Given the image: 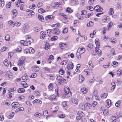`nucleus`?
<instances>
[{
	"label": "nucleus",
	"instance_id": "5",
	"mask_svg": "<svg viewBox=\"0 0 122 122\" xmlns=\"http://www.w3.org/2000/svg\"><path fill=\"white\" fill-rule=\"evenodd\" d=\"M73 67V64L71 61L67 65V68L68 70L72 69Z\"/></svg>",
	"mask_w": 122,
	"mask_h": 122
},
{
	"label": "nucleus",
	"instance_id": "11",
	"mask_svg": "<svg viewBox=\"0 0 122 122\" xmlns=\"http://www.w3.org/2000/svg\"><path fill=\"white\" fill-rule=\"evenodd\" d=\"M88 89L86 88H82L81 89V91L82 92L83 94L86 93Z\"/></svg>",
	"mask_w": 122,
	"mask_h": 122
},
{
	"label": "nucleus",
	"instance_id": "19",
	"mask_svg": "<svg viewBox=\"0 0 122 122\" xmlns=\"http://www.w3.org/2000/svg\"><path fill=\"white\" fill-rule=\"evenodd\" d=\"M107 93H104L101 95V96L102 98H105L107 97Z\"/></svg>",
	"mask_w": 122,
	"mask_h": 122
},
{
	"label": "nucleus",
	"instance_id": "50",
	"mask_svg": "<svg viewBox=\"0 0 122 122\" xmlns=\"http://www.w3.org/2000/svg\"><path fill=\"white\" fill-rule=\"evenodd\" d=\"M7 48L6 47H2L1 49V51H5L6 49H7Z\"/></svg>",
	"mask_w": 122,
	"mask_h": 122
},
{
	"label": "nucleus",
	"instance_id": "43",
	"mask_svg": "<svg viewBox=\"0 0 122 122\" xmlns=\"http://www.w3.org/2000/svg\"><path fill=\"white\" fill-rule=\"evenodd\" d=\"M16 89V88L15 87H14L11 89H9V91L10 92H12L15 91Z\"/></svg>",
	"mask_w": 122,
	"mask_h": 122
},
{
	"label": "nucleus",
	"instance_id": "23",
	"mask_svg": "<svg viewBox=\"0 0 122 122\" xmlns=\"http://www.w3.org/2000/svg\"><path fill=\"white\" fill-rule=\"evenodd\" d=\"M29 51L30 53H33L34 52V50L32 47H30L29 49Z\"/></svg>",
	"mask_w": 122,
	"mask_h": 122
},
{
	"label": "nucleus",
	"instance_id": "36",
	"mask_svg": "<svg viewBox=\"0 0 122 122\" xmlns=\"http://www.w3.org/2000/svg\"><path fill=\"white\" fill-rule=\"evenodd\" d=\"M93 25V22L92 21H90L89 23L87 24V27H90L92 26Z\"/></svg>",
	"mask_w": 122,
	"mask_h": 122
},
{
	"label": "nucleus",
	"instance_id": "56",
	"mask_svg": "<svg viewBox=\"0 0 122 122\" xmlns=\"http://www.w3.org/2000/svg\"><path fill=\"white\" fill-rule=\"evenodd\" d=\"M53 85L52 83H50L48 86V87L49 89H51L52 88Z\"/></svg>",
	"mask_w": 122,
	"mask_h": 122
},
{
	"label": "nucleus",
	"instance_id": "2",
	"mask_svg": "<svg viewBox=\"0 0 122 122\" xmlns=\"http://www.w3.org/2000/svg\"><path fill=\"white\" fill-rule=\"evenodd\" d=\"M85 51V49L82 47H79L77 50V52H79L81 54L84 53Z\"/></svg>",
	"mask_w": 122,
	"mask_h": 122
},
{
	"label": "nucleus",
	"instance_id": "45",
	"mask_svg": "<svg viewBox=\"0 0 122 122\" xmlns=\"http://www.w3.org/2000/svg\"><path fill=\"white\" fill-rule=\"evenodd\" d=\"M122 71L120 70H118L117 72V73L118 75L120 76L122 74Z\"/></svg>",
	"mask_w": 122,
	"mask_h": 122
},
{
	"label": "nucleus",
	"instance_id": "10",
	"mask_svg": "<svg viewBox=\"0 0 122 122\" xmlns=\"http://www.w3.org/2000/svg\"><path fill=\"white\" fill-rule=\"evenodd\" d=\"M99 40L98 39H96L95 40V42L97 47L99 48L100 47L99 42L98 41Z\"/></svg>",
	"mask_w": 122,
	"mask_h": 122
},
{
	"label": "nucleus",
	"instance_id": "25",
	"mask_svg": "<svg viewBox=\"0 0 122 122\" xmlns=\"http://www.w3.org/2000/svg\"><path fill=\"white\" fill-rule=\"evenodd\" d=\"M36 102H39L40 104H41L42 103L41 101L39 100L36 99L33 102V103H34Z\"/></svg>",
	"mask_w": 122,
	"mask_h": 122
},
{
	"label": "nucleus",
	"instance_id": "28",
	"mask_svg": "<svg viewBox=\"0 0 122 122\" xmlns=\"http://www.w3.org/2000/svg\"><path fill=\"white\" fill-rule=\"evenodd\" d=\"M56 97L54 95H52L48 97V99H50L53 100L55 99Z\"/></svg>",
	"mask_w": 122,
	"mask_h": 122
},
{
	"label": "nucleus",
	"instance_id": "1",
	"mask_svg": "<svg viewBox=\"0 0 122 122\" xmlns=\"http://www.w3.org/2000/svg\"><path fill=\"white\" fill-rule=\"evenodd\" d=\"M29 26L28 25V24L27 23L24 24L22 31L25 34L26 33L28 30L29 29Z\"/></svg>",
	"mask_w": 122,
	"mask_h": 122
},
{
	"label": "nucleus",
	"instance_id": "52",
	"mask_svg": "<svg viewBox=\"0 0 122 122\" xmlns=\"http://www.w3.org/2000/svg\"><path fill=\"white\" fill-rule=\"evenodd\" d=\"M44 69L45 71H47L48 72H49L50 71V69L47 67H45L44 68Z\"/></svg>",
	"mask_w": 122,
	"mask_h": 122
},
{
	"label": "nucleus",
	"instance_id": "7",
	"mask_svg": "<svg viewBox=\"0 0 122 122\" xmlns=\"http://www.w3.org/2000/svg\"><path fill=\"white\" fill-rule=\"evenodd\" d=\"M39 69V68L38 66H35L33 67L32 70L33 71L36 72L38 71Z\"/></svg>",
	"mask_w": 122,
	"mask_h": 122
},
{
	"label": "nucleus",
	"instance_id": "55",
	"mask_svg": "<svg viewBox=\"0 0 122 122\" xmlns=\"http://www.w3.org/2000/svg\"><path fill=\"white\" fill-rule=\"evenodd\" d=\"M3 63L4 65L7 66L9 65L8 61H4Z\"/></svg>",
	"mask_w": 122,
	"mask_h": 122
},
{
	"label": "nucleus",
	"instance_id": "46",
	"mask_svg": "<svg viewBox=\"0 0 122 122\" xmlns=\"http://www.w3.org/2000/svg\"><path fill=\"white\" fill-rule=\"evenodd\" d=\"M71 1L72 2L74 5H76L77 4L78 2V1L77 0H72Z\"/></svg>",
	"mask_w": 122,
	"mask_h": 122
},
{
	"label": "nucleus",
	"instance_id": "44",
	"mask_svg": "<svg viewBox=\"0 0 122 122\" xmlns=\"http://www.w3.org/2000/svg\"><path fill=\"white\" fill-rule=\"evenodd\" d=\"M58 117L60 118H63L65 117V115L64 114H62L61 115H58Z\"/></svg>",
	"mask_w": 122,
	"mask_h": 122
},
{
	"label": "nucleus",
	"instance_id": "47",
	"mask_svg": "<svg viewBox=\"0 0 122 122\" xmlns=\"http://www.w3.org/2000/svg\"><path fill=\"white\" fill-rule=\"evenodd\" d=\"M86 7L87 9H89L91 11H92L94 10V9L93 7L91 6L89 7L87 6Z\"/></svg>",
	"mask_w": 122,
	"mask_h": 122
},
{
	"label": "nucleus",
	"instance_id": "30",
	"mask_svg": "<svg viewBox=\"0 0 122 122\" xmlns=\"http://www.w3.org/2000/svg\"><path fill=\"white\" fill-rule=\"evenodd\" d=\"M12 13L13 15L15 16H16L17 14V12L16 11V10L15 9H13L12 11Z\"/></svg>",
	"mask_w": 122,
	"mask_h": 122
},
{
	"label": "nucleus",
	"instance_id": "20",
	"mask_svg": "<svg viewBox=\"0 0 122 122\" xmlns=\"http://www.w3.org/2000/svg\"><path fill=\"white\" fill-rule=\"evenodd\" d=\"M77 114L80 116H83L84 114L81 111H79L78 112Z\"/></svg>",
	"mask_w": 122,
	"mask_h": 122
},
{
	"label": "nucleus",
	"instance_id": "21",
	"mask_svg": "<svg viewBox=\"0 0 122 122\" xmlns=\"http://www.w3.org/2000/svg\"><path fill=\"white\" fill-rule=\"evenodd\" d=\"M64 91L66 95L68 94L69 93L70 90L69 89H67V88H65L64 89Z\"/></svg>",
	"mask_w": 122,
	"mask_h": 122
},
{
	"label": "nucleus",
	"instance_id": "53",
	"mask_svg": "<svg viewBox=\"0 0 122 122\" xmlns=\"http://www.w3.org/2000/svg\"><path fill=\"white\" fill-rule=\"evenodd\" d=\"M42 5V3L41 2H40L38 3L37 5V7H40Z\"/></svg>",
	"mask_w": 122,
	"mask_h": 122
},
{
	"label": "nucleus",
	"instance_id": "8",
	"mask_svg": "<svg viewBox=\"0 0 122 122\" xmlns=\"http://www.w3.org/2000/svg\"><path fill=\"white\" fill-rule=\"evenodd\" d=\"M20 83L24 88H26L28 86V85L25 81H21Z\"/></svg>",
	"mask_w": 122,
	"mask_h": 122
},
{
	"label": "nucleus",
	"instance_id": "38",
	"mask_svg": "<svg viewBox=\"0 0 122 122\" xmlns=\"http://www.w3.org/2000/svg\"><path fill=\"white\" fill-rule=\"evenodd\" d=\"M58 82L61 83H64L66 81V80L63 78H61L60 81H58Z\"/></svg>",
	"mask_w": 122,
	"mask_h": 122
},
{
	"label": "nucleus",
	"instance_id": "49",
	"mask_svg": "<svg viewBox=\"0 0 122 122\" xmlns=\"http://www.w3.org/2000/svg\"><path fill=\"white\" fill-rule=\"evenodd\" d=\"M95 0H89V4L92 5L93 3Z\"/></svg>",
	"mask_w": 122,
	"mask_h": 122
},
{
	"label": "nucleus",
	"instance_id": "16",
	"mask_svg": "<svg viewBox=\"0 0 122 122\" xmlns=\"http://www.w3.org/2000/svg\"><path fill=\"white\" fill-rule=\"evenodd\" d=\"M79 81L80 82H81L83 81L84 79V78L82 75H79Z\"/></svg>",
	"mask_w": 122,
	"mask_h": 122
},
{
	"label": "nucleus",
	"instance_id": "15",
	"mask_svg": "<svg viewBox=\"0 0 122 122\" xmlns=\"http://www.w3.org/2000/svg\"><path fill=\"white\" fill-rule=\"evenodd\" d=\"M97 90H95L93 93V94L95 97V99H98V96H97Z\"/></svg>",
	"mask_w": 122,
	"mask_h": 122
},
{
	"label": "nucleus",
	"instance_id": "31",
	"mask_svg": "<svg viewBox=\"0 0 122 122\" xmlns=\"http://www.w3.org/2000/svg\"><path fill=\"white\" fill-rule=\"evenodd\" d=\"M57 36H54L51 38V40L52 41H54L57 40Z\"/></svg>",
	"mask_w": 122,
	"mask_h": 122
},
{
	"label": "nucleus",
	"instance_id": "61",
	"mask_svg": "<svg viewBox=\"0 0 122 122\" xmlns=\"http://www.w3.org/2000/svg\"><path fill=\"white\" fill-rule=\"evenodd\" d=\"M82 14L81 15H84L86 14V10H84L81 11Z\"/></svg>",
	"mask_w": 122,
	"mask_h": 122
},
{
	"label": "nucleus",
	"instance_id": "13",
	"mask_svg": "<svg viewBox=\"0 0 122 122\" xmlns=\"http://www.w3.org/2000/svg\"><path fill=\"white\" fill-rule=\"evenodd\" d=\"M95 50L96 52L99 55H101V51L99 49L95 48Z\"/></svg>",
	"mask_w": 122,
	"mask_h": 122
},
{
	"label": "nucleus",
	"instance_id": "39",
	"mask_svg": "<svg viewBox=\"0 0 122 122\" xmlns=\"http://www.w3.org/2000/svg\"><path fill=\"white\" fill-rule=\"evenodd\" d=\"M110 12H109V14L110 15H112L114 13L113 11V9L112 8H111L109 9Z\"/></svg>",
	"mask_w": 122,
	"mask_h": 122
},
{
	"label": "nucleus",
	"instance_id": "17",
	"mask_svg": "<svg viewBox=\"0 0 122 122\" xmlns=\"http://www.w3.org/2000/svg\"><path fill=\"white\" fill-rule=\"evenodd\" d=\"M38 18L41 21H43L44 20L43 16L40 15H38Z\"/></svg>",
	"mask_w": 122,
	"mask_h": 122
},
{
	"label": "nucleus",
	"instance_id": "12",
	"mask_svg": "<svg viewBox=\"0 0 122 122\" xmlns=\"http://www.w3.org/2000/svg\"><path fill=\"white\" fill-rule=\"evenodd\" d=\"M34 116L37 118H39L41 117V115L40 113L37 112L35 114Z\"/></svg>",
	"mask_w": 122,
	"mask_h": 122
},
{
	"label": "nucleus",
	"instance_id": "29",
	"mask_svg": "<svg viewBox=\"0 0 122 122\" xmlns=\"http://www.w3.org/2000/svg\"><path fill=\"white\" fill-rule=\"evenodd\" d=\"M40 33L41 34V39H43L45 37L44 34H45L43 32H41Z\"/></svg>",
	"mask_w": 122,
	"mask_h": 122
},
{
	"label": "nucleus",
	"instance_id": "41",
	"mask_svg": "<svg viewBox=\"0 0 122 122\" xmlns=\"http://www.w3.org/2000/svg\"><path fill=\"white\" fill-rule=\"evenodd\" d=\"M50 47V45L48 43H46V45L45 47V48L46 50H47L49 48V47Z\"/></svg>",
	"mask_w": 122,
	"mask_h": 122
},
{
	"label": "nucleus",
	"instance_id": "32",
	"mask_svg": "<svg viewBox=\"0 0 122 122\" xmlns=\"http://www.w3.org/2000/svg\"><path fill=\"white\" fill-rule=\"evenodd\" d=\"M22 50L21 47L20 46H18L16 49V51L18 52L21 51Z\"/></svg>",
	"mask_w": 122,
	"mask_h": 122
},
{
	"label": "nucleus",
	"instance_id": "37",
	"mask_svg": "<svg viewBox=\"0 0 122 122\" xmlns=\"http://www.w3.org/2000/svg\"><path fill=\"white\" fill-rule=\"evenodd\" d=\"M25 58L24 56H22L20 58L19 61H25Z\"/></svg>",
	"mask_w": 122,
	"mask_h": 122
},
{
	"label": "nucleus",
	"instance_id": "27",
	"mask_svg": "<svg viewBox=\"0 0 122 122\" xmlns=\"http://www.w3.org/2000/svg\"><path fill=\"white\" fill-rule=\"evenodd\" d=\"M53 17V16L51 15H49L47 16L46 17L45 19L46 20L48 19H52Z\"/></svg>",
	"mask_w": 122,
	"mask_h": 122
},
{
	"label": "nucleus",
	"instance_id": "26",
	"mask_svg": "<svg viewBox=\"0 0 122 122\" xmlns=\"http://www.w3.org/2000/svg\"><path fill=\"white\" fill-rule=\"evenodd\" d=\"M121 102L120 101H118L117 102L115 103L116 106L117 107H120V105L119 104Z\"/></svg>",
	"mask_w": 122,
	"mask_h": 122
},
{
	"label": "nucleus",
	"instance_id": "54",
	"mask_svg": "<svg viewBox=\"0 0 122 122\" xmlns=\"http://www.w3.org/2000/svg\"><path fill=\"white\" fill-rule=\"evenodd\" d=\"M68 31V29L67 28H65L62 31L63 33H66Z\"/></svg>",
	"mask_w": 122,
	"mask_h": 122
},
{
	"label": "nucleus",
	"instance_id": "60",
	"mask_svg": "<svg viewBox=\"0 0 122 122\" xmlns=\"http://www.w3.org/2000/svg\"><path fill=\"white\" fill-rule=\"evenodd\" d=\"M29 106L31 105V102L29 101H27L25 102Z\"/></svg>",
	"mask_w": 122,
	"mask_h": 122
},
{
	"label": "nucleus",
	"instance_id": "33",
	"mask_svg": "<svg viewBox=\"0 0 122 122\" xmlns=\"http://www.w3.org/2000/svg\"><path fill=\"white\" fill-rule=\"evenodd\" d=\"M5 40L7 41H9L10 40V37L8 35H6L5 37Z\"/></svg>",
	"mask_w": 122,
	"mask_h": 122
},
{
	"label": "nucleus",
	"instance_id": "35",
	"mask_svg": "<svg viewBox=\"0 0 122 122\" xmlns=\"http://www.w3.org/2000/svg\"><path fill=\"white\" fill-rule=\"evenodd\" d=\"M118 65V62H116V61H113V64L112 65V66H114L116 67Z\"/></svg>",
	"mask_w": 122,
	"mask_h": 122
},
{
	"label": "nucleus",
	"instance_id": "42",
	"mask_svg": "<svg viewBox=\"0 0 122 122\" xmlns=\"http://www.w3.org/2000/svg\"><path fill=\"white\" fill-rule=\"evenodd\" d=\"M34 30L36 32H38L40 30V29L36 27H35Z\"/></svg>",
	"mask_w": 122,
	"mask_h": 122
},
{
	"label": "nucleus",
	"instance_id": "59",
	"mask_svg": "<svg viewBox=\"0 0 122 122\" xmlns=\"http://www.w3.org/2000/svg\"><path fill=\"white\" fill-rule=\"evenodd\" d=\"M13 54V52H10L8 53V56L9 57H8L9 58V56H10V58L12 56V55Z\"/></svg>",
	"mask_w": 122,
	"mask_h": 122
},
{
	"label": "nucleus",
	"instance_id": "4",
	"mask_svg": "<svg viewBox=\"0 0 122 122\" xmlns=\"http://www.w3.org/2000/svg\"><path fill=\"white\" fill-rule=\"evenodd\" d=\"M92 105L91 104L89 103L86 102L85 104L83 106L82 105V107H81L83 109H84L86 107H88L89 108L92 107Z\"/></svg>",
	"mask_w": 122,
	"mask_h": 122
},
{
	"label": "nucleus",
	"instance_id": "34",
	"mask_svg": "<svg viewBox=\"0 0 122 122\" xmlns=\"http://www.w3.org/2000/svg\"><path fill=\"white\" fill-rule=\"evenodd\" d=\"M59 73L61 75L63 74L64 73V71L63 69H61L59 71Z\"/></svg>",
	"mask_w": 122,
	"mask_h": 122
},
{
	"label": "nucleus",
	"instance_id": "64",
	"mask_svg": "<svg viewBox=\"0 0 122 122\" xmlns=\"http://www.w3.org/2000/svg\"><path fill=\"white\" fill-rule=\"evenodd\" d=\"M108 113V110L107 109H105L103 111V113L104 114H107V113Z\"/></svg>",
	"mask_w": 122,
	"mask_h": 122
},
{
	"label": "nucleus",
	"instance_id": "22",
	"mask_svg": "<svg viewBox=\"0 0 122 122\" xmlns=\"http://www.w3.org/2000/svg\"><path fill=\"white\" fill-rule=\"evenodd\" d=\"M8 23L13 27H14L15 25V23L11 20L9 21L8 22Z\"/></svg>",
	"mask_w": 122,
	"mask_h": 122
},
{
	"label": "nucleus",
	"instance_id": "9",
	"mask_svg": "<svg viewBox=\"0 0 122 122\" xmlns=\"http://www.w3.org/2000/svg\"><path fill=\"white\" fill-rule=\"evenodd\" d=\"M106 102L107 104V107H110L111 104V102L110 100L108 99L106 101Z\"/></svg>",
	"mask_w": 122,
	"mask_h": 122
},
{
	"label": "nucleus",
	"instance_id": "3",
	"mask_svg": "<svg viewBox=\"0 0 122 122\" xmlns=\"http://www.w3.org/2000/svg\"><path fill=\"white\" fill-rule=\"evenodd\" d=\"M12 107L13 108H16L19 107L20 104L19 103L17 102H15L12 103L11 104Z\"/></svg>",
	"mask_w": 122,
	"mask_h": 122
},
{
	"label": "nucleus",
	"instance_id": "51",
	"mask_svg": "<svg viewBox=\"0 0 122 122\" xmlns=\"http://www.w3.org/2000/svg\"><path fill=\"white\" fill-rule=\"evenodd\" d=\"M81 53H79V52H78L76 53V56L78 58V59H79L81 58Z\"/></svg>",
	"mask_w": 122,
	"mask_h": 122
},
{
	"label": "nucleus",
	"instance_id": "6",
	"mask_svg": "<svg viewBox=\"0 0 122 122\" xmlns=\"http://www.w3.org/2000/svg\"><path fill=\"white\" fill-rule=\"evenodd\" d=\"M53 30V31L55 34L57 35L60 33V31L57 28H55Z\"/></svg>",
	"mask_w": 122,
	"mask_h": 122
},
{
	"label": "nucleus",
	"instance_id": "62",
	"mask_svg": "<svg viewBox=\"0 0 122 122\" xmlns=\"http://www.w3.org/2000/svg\"><path fill=\"white\" fill-rule=\"evenodd\" d=\"M63 106L64 107H66L67 106V104L66 102H64L62 103Z\"/></svg>",
	"mask_w": 122,
	"mask_h": 122
},
{
	"label": "nucleus",
	"instance_id": "57",
	"mask_svg": "<svg viewBox=\"0 0 122 122\" xmlns=\"http://www.w3.org/2000/svg\"><path fill=\"white\" fill-rule=\"evenodd\" d=\"M97 9L96 10V11L97 12H101L102 11V10H103V9H102V8L101 7H100V8H98V10H97Z\"/></svg>",
	"mask_w": 122,
	"mask_h": 122
},
{
	"label": "nucleus",
	"instance_id": "63",
	"mask_svg": "<svg viewBox=\"0 0 122 122\" xmlns=\"http://www.w3.org/2000/svg\"><path fill=\"white\" fill-rule=\"evenodd\" d=\"M87 46L92 48L93 47V45L92 44H89L87 45Z\"/></svg>",
	"mask_w": 122,
	"mask_h": 122
},
{
	"label": "nucleus",
	"instance_id": "40",
	"mask_svg": "<svg viewBox=\"0 0 122 122\" xmlns=\"http://www.w3.org/2000/svg\"><path fill=\"white\" fill-rule=\"evenodd\" d=\"M66 11L68 13H71L72 12V10H71V8L69 7L67 8L66 10Z\"/></svg>",
	"mask_w": 122,
	"mask_h": 122
},
{
	"label": "nucleus",
	"instance_id": "48",
	"mask_svg": "<svg viewBox=\"0 0 122 122\" xmlns=\"http://www.w3.org/2000/svg\"><path fill=\"white\" fill-rule=\"evenodd\" d=\"M72 101L74 103H75L76 104H77L78 103V102L77 100L76 99H74L72 100Z\"/></svg>",
	"mask_w": 122,
	"mask_h": 122
},
{
	"label": "nucleus",
	"instance_id": "14",
	"mask_svg": "<svg viewBox=\"0 0 122 122\" xmlns=\"http://www.w3.org/2000/svg\"><path fill=\"white\" fill-rule=\"evenodd\" d=\"M66 45V44L65 43H59V47L62 49H63V47H65V46Z\"/></svg>",
	"mask_w": 122,
	"mask_h": 122
},
{
	"label": "nucleus",
	"instance_id": "58",
	"mask_svg": "<svg viewBox=\"0 0 122 122\" xmlns=\"http://www.w3.org/2000/svg\"><path fill=\"white\" fill-rule=\"evenodd\" d=\"M12 93L10 92H8L7 94V96L9 97H8L9 98H11L12 96Z\"/></svg>",
	"mask_w": 122,
	"mask_h": 122
},
{
	"label": "nucleus",
	"instance_id": "18",
	"mask_svg": "<svg viewBox=\"0 0 122 122\" xmlns=\"http://www.w3.org/2000/svg\"><path fill=\"white\" fill-rule=\"evenodd\" d=\"M25 89L23 88H19L18 89V91L19 93H23L25 92Z\"/></svg>",
	"mask_w": 122,
	"mask_h": 122
},
{
	"label": "nucleus",
	"instance_id": "24",
	"mask_svg": "<svg viewBox=\"0 0 122 122\" xmlns=\"http://www.w3.org/2000/svg\"><path fill=\"white\" fill-rule=\"evenodd\" d=\"M38 11V12L40 13H43L45 11V10L42 8H40L39 9Z\"/></svg>",
	"mask_w": 122,
	"mask_h": 122
}]
</instances>
